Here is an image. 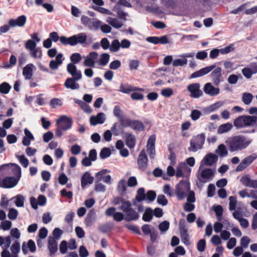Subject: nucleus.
Segmentation results:
<instances>
[{
	"label": "nucleus",
	"instance_id": "obj_11",
	"mask_svg": "<svg viewBox=\"0 0 257 257\" xmlns=\"http://www.w3.org/2000/svg\"><path fill=\"white\" fill-rule=\"evenodd\" d=\"M242 73L247 79L251 77L252 75L257 73V63L253 62L250 64L249 67H245L242 69Z\"/></svg>",
	"mask_w": 257,
	"mask_h": 257
},
{
	"label": "nucleus",
	"instance_id": "obj_45",
	"mask_svg": "<svg viewBox=\"0 0 257 257\" xmlns=\"http://www.w3.org/2000/svg\"><path fill=\"white\" fill-rule=\"evenodd\" d=\"M153 212L151 208L146 209L143 215V220L146 222L150 221L153 217Z\"/></svg>",
	"mask_w": 257,
	"mask_h": 257
},
{
	"label": "nucleus",
	"instance_id": "obj_59",
	"mask_svg": "<svg viewBox=\"0 0 257 257\" xmlns=\"http://www.w3.org/2000/svg\"><path fill=\"white\" fill-rule=\"evenodd\" d=\"M170 223L167 221H164L159 225V229L161 232H164L167 231L169 228Z\"/></svg>",
	"mask_w": 257,
	"mask_h": 257
},
{
	"label": "nucleus",
	"instance_id": "obj_40",
	"mask_svg": "<svg viewBox=\"0 0 257 257\" xmlns=\"http://www.w3.org/2000/svg\"><path fill=\"white\" fill-rule=\"evenodd\" d=\"M11 237L10 236H7L5 237L0 235V246L3 245V247L8 248L11 243Z\"/></svg>",
	"mask_w": 257,
	"mask_h": 257
},
{
	"label": "nucleus",
	"instance_id": "obj_22",
	"mask_svg": "<svg viewBox=\"0 0 257 257\" xmlns=\"http://www.w3.org/2000/svg\"><path fill=\"white\" fill-rule=\"evenodd\" d=\"M144 89L141 88H139L136 86H134L133 85L130 84H121L120 85L119 91L123 93H129L131 92H134L136 91H140L141 92L144 91Z\"/></svg>",
	"mask_w": 257,
	"mask_h": 257
},
{
	"label": "nucleus",
	"instance_id": "obj_57",
	"mask_svg": "<svg viewBox=\"0 0 257 257\" xmlns=\"http://www.w3.org/2000/svg\"><path fill=\"white\" fill-rule=\"evenodd\" d=\"M107 172H109V171L106 169H103L97 173L95 175V179L97 182H99L101 180H103V177L106 176L105 174Z\"/></svg>",
	"mask_w": 257,
	"mask_h": 257
},
{
	"label": "nucleus",
	"instance_id": "obj_15",
	"mask_svg": "<svg viewBox=\"0 0 257 257\" xmlns=\"http://www.w3.org/2000/svg\"><path fill=\"white\" fill-rule=\"evenodd\" d=\"M217 159L218 158L215 155L211 153L208 154L201 161V167H203L205 165L211 166L217 161Z\"/></svg>",
	"mask_w": 257,
	"mask_h": 257
},
{
	"label": "nucleus",
	"instance_id": "obj_27",
	"mask_svg": "<svg viewBox=\"0 0 257 257\" xmlns=\"http://www.w3.org/2000/svg\"><path fill=\"white\" fill-rule=\"evenodd\" d=\"M25 136L23 138L22 144L24 146H29L32 141L34 140V137L31 132L27 128L24 130Z\"/></svg>",
	"mask_w": 257,
	"mask_h": 257
},
{
	"label": "nucleus",
	"instance_id": "obj_63",
	"mask_svg": "<svg viewBox=\"0 0 257 257\" xmlns=\"http://www.w3.org/2000/svg\"><path fill=\"white\" fill-rule=\"evenodd\" d=\"M18 214V211L14 208H11L10 209L8 213V217L11 220H15L17 218Z\"/></svg>",
	"mask_w": 257,
	"mask_h": 257
},
{
	"label": "nucleus",
	"instance_id": "obj_1",
	"mask_svg": "<svg viewBox=\"0 0 257 257\" xmlns=\"http://www.w3.org/2000/svg\"><path fill=\"white\" fill-rule=\"evenodd\" d=\"M251 142L250 139L241 135L230 137L226 141V144L230 152L241 151L246 149Z\"/></svg>",
	"mask_w": 257,
	"mask_h": 257
},
{
	"label": "nucleus",
	"instance_id": "obj_14",
	"mask_svg": "<svg viewBox=\"0 0 257 257\" xmlns=\"http://www.w3.org/2000/svg\"><path fill=\"white\" fill-rule=\"evenodd\" d=\"M156 141V136L154 135H151L148 140L147 148L150 157L151 159H154L155 156V144Z\"/></svg>",
	"mask_w": 257,
	"mask_h": 257
},
{
	"label": "nucleus",
	"instance_id": "obj_49",
	"mask_svg": "<svg viewBox=\"0 0 257 257\" xmlns=\"http://www.w3.org/2000/svg\"><path fill=\"white\" fill-rule=\"evenodd\" d=\"M91 26L90 28H89V29H95V30H98L100 29L101 25V22L96 19H92L91 22Z\"/></svg>",
	"mask_w": 257,
	"mask_h": 257
},
{
	"label": "nucleus",
	"instance_id": "obj_18",
	"mask_svg": "<svg viewBox=\"0 0 257 257\" xmlns=\"http://www.w3.org/2000/svg\"><path fill=\"white\" fill-rule=\"evenodd\" d=\"M148 158L144 149L141 151L138 160V165L140 169L145 170L147 167Z\"/></svg>",
	"mask_w": 257,
	"mask_h": 257
},
{
	"label": "nucleus",
	"instance_id": "obj_33",
	"mask_svg": "<svg viewBox=\"0 0 257 257\" xmlns=\"http://www.w3.org/2000/svg\"><path fill=\"white\" fill-rule=\"evenodd\" d=\"M27 247L29 248L30 251L33 252H35L36 249L35 243L31 239L29 240L27 243V246L25 242H24L22 245V251L24 254L27 253Z\"/></svg>",
	"mask_w": 257,
	"mask_h": 257
},
{
	"label": "nucleus",
	"instance_id": "obj_2",
	"mask_svg": "<svg viewBox=\"0 0 257 257\" xmlns=\"http://www.w3.org/2000/svg\"><path fill=\"white\" fill-rule=\"evenodd\" d=\"M233 124L237 129L247 127L257 128V116L256 115H240L233 121Z\"/></svg>",
	"mask_w": 257,
	"mask_h": 257
},
{
	"label": "nucleus",
	"instance_id": "obj_56",
	"mask_svg": "<svg viewBox=\"0 0 257 257\" xmlns=\"http://www.w3.org/2000/svg\"><path fill=\"white\" fill-rule=\"evenodd\" d=\"M111 155L110 150L107 148H103L100 152L99 156L102 159H105L109 157Z\"/></svg>",
	"mask_w": 257,
	"mask_h": 257
},
{
	"label": "nucleus",
	"instance_id": "obj_17",
	"mask_svg": "<svg viewBox=\"0 0 257 257\" xmlns=\"http://www.w3.org/2000/svg\"><path fill=\"white\" fill-rule=\"evenodd\" d=\"M204 92L211 96L218 95L220 93V89L214 87L211 83H206L203 88Z\"/></svg>",
	"mask_w": 257,
	"mask_h": 257
},
{
	"label": "nucleus",
	"instance_id": "obj_60",
	"mask_svg": "<svg viewBox=\"0 0 257 257\" xmlns=\"http://www.w3.org/2000/svg\"><path fill=\"white\" fill-rule=\"evenodd\" d=\"M234 50V45L231 44L227 47L220 49V53L222 54H228Z\"/></svg>",
	"mask_w": 257,
	"mask_h": 257
},
{
	"label": "nucleus",
	"instance_id": "obj_51",
	"mask_svg": "<svg viewBox=\"0 0 257 257\" xmlns=\"http://www.w3.org/2000/svg\"><path fill=\"white\" fill-rule=\"evenodd\" d=\"M126 190L125 181L123 179L120 180L117 185V191L120 194L123 193Z\"/></svg>",
	"mask_w": 257,
	"mask_h": 257
},
{
	"label": "nucleus",
	"instance_id": "obj_21",
	"mask_svg": "<svg viewBox=\"0 0 257 257\" xmlns=\"http://www.w3.org/2000/svg\"><path fill=\"white\" fill-rule=\"evenodd\" d=\"M71 40L72 41V46H75L78 43L82 44L86 42L87 35L84 33H81L71 36Z\"/></svg>",
	"mask_w": 257,
	"mask_h": 257
},
{
	"label": "nucleus",
	"instance_id": "obj_43",
	"mask_svg": "<svg viewBox=\"0 0 257 257\" xmlns=\"http://www.w3.org/2000/svg\"><path fill=\"white\" fill-rule=\"evenodd\" d=\"M213 210L215 211L216 216L218 221L222 220L223 208L220 205H217L213 207Z\"/></svg>",
	"mask_w": 257,
	"mask_h": 257
},
{
	"label": "nucleus",
	"instance_id": "obj_61",
	"mask_svg": "<svg viewBox=\"0 0 257 257\" xmlns=\"http://www.w3.org/2000/svg\"><path fill=\"white\" fill-rule=\"evenodd\" d=\"M201 115V112L199 110L194 109L191 111L190 117L193 120L196 121L200 118Z\"/></svg>",
	"mask_w": 257,
	"mask_h": 257
},
{
	"label": "nucleus",
	"instance_id": "obj_39",
	"mask_svg": "<svg viewBox=\"0 0 257 257\" xmlns=\"http://www.w3.org/2000/svg\"><path fill=\"white\" fill-rule=\"evenodd\" d=\"M253 98V95L249 92H244L242 95L241 100L245 105H249L251 102Z\"/></svg>",
	"mask_w": 257,
	"mask_h": 257
},
{
	"label": "nucleus",
	"instance_id": "obj_47",
	"mask_svg": "<svg viewBox=\"0 0 257 257\" xmlns=\"http://www.w3.org/2000/svg\"><path fill=\"white\" fill-rule=\"evenodd\" d=\"M11 86L7 82H3L0 84V92L3 94H7L9 92Z\"/></svg>",
	"mask_w": 257,
	"mask_h": 257
},
{
	"label": "nucleus",
	"instance_id": "obj_23",
	"mask_svg": "<svg viewBox=\"0 0 257 257\" xmlns=\"http://www.w3.org/2000/svg\"><path fill=\"white\" fill-rule=\"evenodd\" d=\"M105 120V114L102 112L98 113L96 116H92L90 118V122L92 125H96L97 124H102Z\"/></svg>",
	"mask_w": 257,
	"mask_h": 257
},
{
	"label": "nucleus",
	"instance_id": "obj_19",
	"mask_svg": "<svg viewBox=\"0 0 257 257\" xmlns=\"http://www.w3.org/2000/svg\"><path fill=\"white\" fill-rule=\"evenodd\" d=\"M215 67H216V66L215 65H213L206 67L205 68L201 69L199 70L196 71V72H194L193 73H192L191 75V78H197V77L203 76L209 73L210 72H211L212 70H213Z\"/></svg>",
	"mask_w": 257,
	"mask_h": 257
},
{
	"label": "nucleus",
	"instance_id": "obj_5",
	"mask_svg": "<svg viewBox=\"0 0 257 257\" xmlns=\"http://www.w3.org/2000/svg\"><path fill=\"white\" fill-rule=\"evenodd\" d=\"M205 135L204 134H199L194 136L190 140V147L188 148L190 152H195L201 149L205 142Z\"/></svg>",
	"mask_w": 257,
	"mask_h": 257
},
{
	"label": "nucleus",
	"instance_id": "obj_20",
	"mask_svg": "<svg viewBox=\"0 0 257 257\" xmlns=\"http://www.w3.org/2000/svg\"><path fill=\"white\" fill-rule=\"evenodd\" d=\"M26 22V17L24 15H22L16 19H11L9 21V25L10 27H23Z\"/></svg>",
	"mask_w": 257,
	"mask_h": 257
},
{
	"label": "nucleus",
	"instance_id": "obj_29",
	"mask_svg": "<svg viewBox=\"0 0 257 257\" xmlns=\"http://www.w3.org/2000/svg\"><path fill=\"white\" fill-rule=\"evenodd\" d=\"M125 137L126 145L130 149H133L136 145V139L135 136L132 134L126 133L125 134Z\"/></svg>",
	"mask_w": 257,
	"mask_h": 257
},
{
	"label": "nucleus",
	"instance_id": "obj_32",
	"mask_svg": "<svg viewBox=\"0 0 257 257\" xmlns=\"http://www.w3.org/2000/svg\"><path fill=\"white\" fill-rule=\"evenodd\" d=\"M94 178L91 176L88 172H85L81 178V186L85 187L87 184H91L93 182Z\"/></svg>",
	"mask_w": 257,
	"mask_h": 257
},
{
	"label": "nucleus",
	"instance_id": "obj_24",
	"mask_svg": "<svg viewBox=\"0 0 257 257\" xmlns=\"http://www.w3.org/2000/svg\"><path fill=\"white\" fill-rule=\"evenodd\" d=\"M63 55L59 53L56 55L55 60H52L49 63V67L52 70H56L63 62Z\"/></svg>",
	"mask_w": 257,
	"mask_h": 257
},
{
	"label": "nucleus",
	"instance_id": "obj_64",
	"mask_svg": "<svg viewBox=\"0 0 257 257\" xmlns=\"http://www.w3.org/2000/svg\"><path fill=\"white\" fill-rule=\"evenodd\" d=\"M161 94L164 97H169L173 95V91L171 88H165L161 90Z\"/></svg>",
	"mask_w": 257,
	"mask_h": 257
},
{
	"label": "nucleus",
	"instance_id": "obj_52",
	"mask_svg": "<svg viewBox=\"0 0 257 257\" xmlns=\"http://www.w3.org/2000/svg\"><path fill=\"white\" fill-rule=\"evenodd\" d=\"M13 173L15 175V178L19 180L21 177V169L20 167L17 165H14Z\"/></svg>",
	"mask_w": 257,
	"mask_h": 257
},
{
	"label": "nucleus",
	"instance_id": "obj_38",
	"mask_svg": "<svg viewBox=\"0 0 257 257\" xmlns=\"http://www.w3.org/2000/svg\"><path fill=\"white\" fill-rule=\"evenodd\" d=\"M130 127L134 130L139 131H144L145 128L144 124L138 120H133Z\"/></svg>",
	"mask_w": 257,
	"mask_h": 257
},
{
	"label": "nucleus",
	"instance_id": "obj_26",
	"mask_svg": "<svg viewBox=\"0 0 257 257\" xmlns=\"http://www.w3.org/2000/svg\"><path fill=\"white\" fill-rule=\"evenodd\" d=\"M75 78H68L64 83V86L67 89L71 90L78 89L80 88L79 84L76 82Z\"/></svg>",
	"mask_w": 257,
	"mask_h": 257
},
{
	"label": "nucleus",
	"instance_id": "obj_10",
	"mask_svg": "<svg viewBox=\"0 0 257 257\" xmlns=\"http://www.w3.org/2000/svg\"><path fill=\"white\" fill-rule=\"evenodd\" d=\"M200 85L199 83H193L187 86V89L190 93V96L193 98H198L202 94V92L200 89Z\"/></svg>",
	"mask_w": 257,
	"mask_h": 257
},
{
	"label": "nucleus",
	"instance_id": "obj_6",
	"mask_svg": "<svg viewBox=\"0 0 257 257\" xmlns=\"http://www.w3.org/2000/svg\"><path fill=\"white\" fill-rule=\"evenodd\" d=\"M20 249V243L16 240L11 246L10 250L11 252H10L8 248H4L1 252V257H18Z\"/></svg>",
	"mask_w": 257,
	"mask_h": 257
},
{
	"label": "nucleus",
	"instance_id": "obj_3",
	"mask_svg": "<svg viewBox=\"0 0 257 257\" xmlns=\"http://www.w3.org/2000/svg\"><path fill=\"white\" fill-rule=\"evenodd\" d=\"M190 191V183L186 180H181L175 187V194L180 200L185 199Z\"/></svg>",
	"mask_w": 257,
	"mask_h": 257
},
{
	"label": "nucleus",
	"instance_id": "obj_28",
	"mask_svg": "<svg viewBox=\"0 0 257 257\" xmlns=\"http://www.w3.org/2000/svg\"><path fill=\"white\" fill-rule=\"evenodd\" d=\"M35 66L33 64H27L23 70V75L25 77V79L29 80L33 76V69Z\"/></svg>",
	"mask_w": 257,
	"mask_h": 257
},
{
	"label": "nucleus",
	"instance_id": "obj_44",
	"mask_svg": "<svg viewBox=\"0 0 257 257\" xmlns=\"http://www.w3.org/2000/svg\"><path fill=\"white\" fill-rule=\"evenodd\" d=\"M110 56L107 53H103L101 55L98 64L101 66L106 65L109 61Z\"/></svg>",
	"mask_w": 257,
	"mask_h": 257
},
{
	"label": "nucleus",
	"instance_id": "obj_30",
	"mask_svg": "<svg viewBox=\"0 0 257 257\" xmlns=\"http://www.w3.org/2000/svg\"><path fill=\"white\" fill-rule=\"evenodd\" d=\"M48 248L50 251L51 254L55 253L58 249L57 242L56 238L50 236L48 237Z\"/></svg>",
	"mask_w": 257,
	"mask_h": 257
},
{
	"label": "nucleus",
	"instance_id": "obj_58",
	"mask_svg": "<svg viewBox=\"0 0 257 257\" xmlns=\"http://www.w3.org/2000/svg\"><path fill=\"white\" fill-rule=\"evenodd\" d=\"M229 210L231 211L234 210L237 203L236 197L234 196H230L229 198Z\"/></svg>",
	"mask_w": 257,
	"mask_h": 257
},
{
	"label": "nucleus",
	"instance_id": "obj_41",
	"mask_svg": "<svg viewBox=\"0 0 257 257\" xmlns=\"http://www.w3.org/2000/svg\"><path fill=\"white\" fill-rule=\"evenodd\" d=\"M215 153L220 157H225L228 155V151L225 146L223 144L219 145Z\"/></svg>",
	"mask_w": 257,
	"mask_h": 257
},
{
	"label": "nucleus",
	"instance_id": "obj_62",
	"mask_svg": "<svg viewBox=\"0 0 257 257\" xmlns=\"http://www.w3.org/2000/svg\"><path fill=\"white\" fill-rule=\"evenodd\" d=\"M50 104L52 108H55L58 106H61L62 105V102L61 100L59 98H54L50 101Z\"/></svg>",
	"mask_w": 257,
	"mask_h": 257
},
{
	"label": "nucleus",
	"instance_id": "obj_36",
	"mask_svg": "<svg viewBox=\"0 0 257 257\" xmlns=\"http://www.w3.org/2000/svg\"><path fill=\"white\" fill-rule=\"evenodd\" d=\"M233 127L232 124L230 122L225 123L219 126L217 133L222 134L230 131Z\"/></svg>",
	"mask_w": 257,
	"mask_h": 257
},
{
	"label": "nucleus",
	"instance_id": "obj_4",
	"mask_svg": "<svg viewBox=\"0 0 257 257\" xmlns=\"http://www.w3.org/2000/svg\"><path fill=\"white\" fill-rule=\"evenodd\" d=\"M215 171L211 168H203L200 165L197 177L201 183H206L211 181L214 175Z\"/></svg>",
	"mask_w": 257,
	"mask_h": 257
},
{
	"label": "nucleus",
	"instance_id": "obj_34",
	"mask_svg": "<svg viewBox=\"0 0 257 257\" xmlns=\"http://www.w3.org/2000/svg\"><path fill=\"white\" fill-rule=\"evenodd\" d=\"M138 213L133 208L125 213L124 219L126 221L137 220L139 218Z\"/></svg>",
	"mask_w": 257,
	"mask_h": 257
},
{
	"label": "nucleus",
	"instance_id": "obj_55",
	"mask_svg": "<svg viewBox=\"0 0 257 257\" xmlns=\"http://www.w3.org/2000/svg\"><path fill=\"white\" fill-rule=\"evenodd\" d=\"M187 63V59H175L173 61V65L174 67L182 66L186 65Z\"/></svg>",
	"mask_w": 257,
	"mask_h": 257
},
{
	"label": "nucleus",
	"instance_id": "obj_46",
	"mask_svg": "<svg viewBox=\"0 0 257 257\" xmlns=\"http://www.w3.org/2000/svg\"><path fill=\"white\" fill-rule=\"evenodd\" d=\"M121 125L123 127L131 126L133 120L123 116L118 120Z\"/></svg>",
	"mask_w": 257,
	"mask_h": 257
},
{
	"label": "nucleus",
	"instance_id": "obj_50",
	"mask_svg": "<svg viewBox=\"0 0 257 257\" xmlns=\"http://www.w3.org/2000/svg\"><path fill=\"white\" fill-rule=\"evenodd\" d=\"M132 208L131 203L129 201H126L123 202L121 205L119 207V209L121 210L124 214Z\"/></svg>",
	"mask_w": 257,
	"mask_h": 257
},
{
	"label": "nucleus",
	"instance_id": "obj_7",
	"mask_svg": "<svg viewBox=\"0 0 257 257\" xmlns=\"http://www.w3.org/2000/svg\"><path fill=\"white\" fill-rule=\"evenodd\" d=\"M72 119L66 115L61 116L56 121V126L64 131H67L71 128Z\"/></svg>",
	"mask_w": 257,
	"mask_h": 257
},
{
	"label": "nucleus",
	"instance_id": "obj_54",
	"mask_svg": "<svg viewBox=\"0 0 257 257\" xmlns=\"http://www.w3.org/2000/svg\"><path fill=\"white\" fill-rule=\"evenodd\" d=\"M17 158L18 159L21 164L24 168H27L29 165V161L27 158L24 155L18 156Z\"/></svg>",
	"mask_w": 257,
	"mask_h": 257
},
{
	"label": "nucleus",
	"instance_id": "obj_35",
	"mask_svg": "<svg viewBox=\"0 0 257 257\" xmlns=\"http://www.w3.org/2000/svg\"><path fill=\"white\" fill-rule=\"evenodd\" d=\"M106 22L115 29L120 28L123 25L120 21L111 17H108L106 19Z\"/></svg>",
	"mask_w": 257,
	"mask_h": 257
},
{
	"label": "nucleus",
	"instance_id": "obj_16",
	"mask_svg": "<svg viewBox=\"0 0 257 257\" xmlns=\"http://www.w3.org/2000/svg\"><path fill=\"white\" fill-rule=\"evenodd\" d=\"M98 54L97 52H91L89 53L84 61V65L86 67H94L95 60L97 59Z\"/></svg>",
	"mask_w": 257,
	"mask_h": 257
},
{
	"label": "nucleus",
	"instance_id": "obj_8",
	"mask_svg": "<svg viewBox=\"0 0 257 257\" xmlns=\"http://www.w3.org/2000/svg\"><path fill=\"white\" fill-rule=\"evenodd\" d=\"M179 230L182 241L186 245L190 244L189 235L188 233V229L186 227L185 221L183 219L180 220L179 223Z\"/></svg>",
	"mask_w": 257,
	"mask_h": 257
},
{
	"label": "nucleus",
	"instance_id": "obj_13",
	"mask_svg": "<svg viewBox=\"0 0 257 257\" xmlns=\"http://www.w3.org/2000/svg\"><path fill=\"white\" fill-rule=\"evenodd\" d=\"M221 68L217 67L211 73V77L213 84L216 86H218L220 82L223 81V77L221 74Z\"/></svg>",
	"mask_w": 257,
	"mask_h": 257
},
{
	"label": "nucleus",
	"instance_id": "obj_37",
	"mask_svg": "<svg viewBox=\"0 0 257 257\" xmlns=\"http://www.w3.org/2000/svg\"><path fill=\"white\" fill-rule=\"evenodd\" d=\"M12 200H14L16 206L18 207H23L24 206V201L25 198L24 196L21 194H18L13 197Z\"/></svg>",
	"mask_w": 257,
	"mask_h": 257
},
{
	"label": "nucleus",
	"instance_id": "obj_53",
	"mask_svg": "<svg viewBox=\"0 0 257 257\" xmlns=\"http://www.w3.org/2000/svg\"><path fill=\"white\" fill-rule=\"evenodd\" d=\"M70 60L72 64H77L81 60V56L78 53H75L71 55L70 56Z\"/></svg>",
	"mask_w": 257,
	"mask_h": 257
},
{
	"label": "nucleus",
	"instance_id": "obj_9",
	"mask_svg": "<svg viewBox=\"0 0 257 257\" xmlns=\"http://www.w3.org/2000/svg\"><path fill=\"white\" fill-rule=\"evenodd\" d=\"M257 158L255 154H251L243 159L236 168V171L240 172L247 168Z\"/></svg>",
	"mask_w": 257,
	"mask_h": 257
},
{
	"label": "nucleus",
	"instance_id": "obj_48",
	"mask_svg": "<svg viewBox=\"0 0 257 257\" xmlns=\"http://www.w3.org/2000/svg\"><path fill=\"white\" fill-rule=\"evenodd\" d=\"M136 199L139 202L142 201L146 199V195L145 194L144 188H141L138 189Z\"/></svg>",
	"mask_w": 257,
	"mask_h": 257
},
{
	"label": "nucleus",
	"instance_id": "obj_12",
	"mask_svg": "<svg viewBox=\"0 0 257 257\" xmlns=\"http://www.w3.org/2000/svg\"><path fill=\"white\" fill-rule=\"evenodd\" d=\"M68 72L76 80H79L82 78L81 71L77 70L76 66L72 63H69L67 66Z\"/></svg>",
	"mask_w": 257,
	"mask_h": 257
},
{
	"label": "nucleus",
	"instance_id": "obj_25",
	"mask_svg": "<svg viewBox=\"0 0 257 257\" xmlns=\"http://www.w3.org/2000/svg\"><path fill=\"white\" fill-rule=\"evenodd\" d=\"M241 183L245 186L257 188V180H253L247 176H244L240 179Z\"/></svg>",
	"mask_w": 257,
	"mask_h": 257
},
{
	"label": "nucleus",
	"instance_id": "obj_31",
	"mask_svg": "<svg viewBox=\"0 0 257 257\" xmlns=\"http://www.w3.org/2000/svg\"><path fill=\"white\" fill-rule=\"evenodd\" d=\"M186 171H190L191 169L188 167L185 163H181L177 166L176 176L177 177H182L184 175V173Z\"/></svg>",
	"mask_w": 257,
	"mask_h": 257
},
{
	"label": "nucleus",
	"instance_id": "obj_42",
	"mask_svg": "<svg viewBox=\"0 0 257 257\" xmlns=\"http://www.w3.org/2000/svg\"><path fill=\"white\" fill-rule=\"evenodd\" d=\"M120 42L117 39L113 40L110 45V51L111 52H118L120 48Z\"/></svg>",
	"mask_w": 257,
	"mask_h": 257
}]
</instances>
